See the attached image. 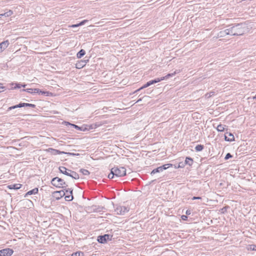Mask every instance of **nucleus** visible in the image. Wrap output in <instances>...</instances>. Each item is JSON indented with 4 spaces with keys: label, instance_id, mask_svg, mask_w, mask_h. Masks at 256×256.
<instances>
[{
    "label": "nucleus",
    "instance_id": "nucleus-1",
    "mask_svg": "<svg viewBox=\"0 0 256 256\" xmlns=\"http://www.w3.org/2000/svg\"><path fill=\"white\" fill-rule=\"evenodd\" d=\"M228 34L230 36H241L246 31V28L244 24H232L228 26Z\"/></svg>",
    "mask_w": 256,
    "mask_h": 256
},
{
    "label": "nucleus",
    "instance_id": "nucleus-2",
    "mask_svg": "<svg viewBox=\"0 0 256 256\" xmlns=\"http://www.w3.org/2000/svg\"><path fill=\"white\" fill-rule=\"evenodd\" d=\"M111 170L116 178L122 177L126 175V169L124 167L117 166L112 168Z\"/></svg>",
    "mask_w": 256,
    "mask_h": 256
},
{
    "label": "nucleus",
    "instance_id": "nucleus-3",
    "mask_svg": "<svg viewBox=\"0 0 256 256\" xmlns=\"http://www.w3.org/2000/svg\"><path fill=\"white\" fill-rule=\"evenodd\" d=\"M51 184L54 186L58 188H64L68 186L63 179L58 177L53 178L52 180Z\"/></svg>",
    "mask_w": 256,
    "mask_h": 256
},
{
    "label": "nucleus",
    "instance_id": "nucleus-4",
    "mask_svg": "<svg viewBox=\"0 0 256 256\" xmlns=\"http://www.w3.org/2000/svg\"><path fill=\"white\" fill-rule=\"evenodd\" d=\"M130 208L128 207L116 206L114 208V212L117 214L123 215L129 211Z\"/></svg>",
    "mask_w": 256,
    "mask_h": 256
},
{
    "label": "nucleus",
    "instance_id": "nucleus-5",
    "mask_svg": "<svg viewBox=\"0 0 256 256\" xmlns=\"http://www.w3.org/2000/svg\"><path fill=\"white\" fill-rule=\"evenodd\" d=\"M14 251L11 248H5L0 250V256H10L13 254Z\"/></svg>",
    "mask_w": 256,
    "mask_h": 256
},
{
    "label": "nucleus",
    "instance_id": "nucleus-6",
    "mask_svg": "<svg viewBox=\"0 0 256 256\" xmlns=\"http://www.w3.org/2000/svg\"><path fill=\"white\" fill-rule=\"evenodd\" d=\"M178 72H177L176 71H175L173 73L168 74H166L164 76H162V77H161L160 78H155L154 79V80L156 81L155 82H156V83H157V82H160L162 80H167V79L169 78H170L174 76Z\"/></svg>",
    "mask_w": 256,
    "mask_h": 256
},
{
    "label": "nucleus",
    "instance_id": "nucleus-7",
    "mask_svg": "<svg viewBox=\"0 0 256 256\" xmlns=\"http://www.w3.org/2000/svg\"><path fill=\"white\" fill-rule=\"evenodd\" d=\"M112 236L108 234H104V236H100L98 237V240L99 242L104 244L108 240H111Z\"/></svg>",
    "mask_w": 256,
    "mask_h": 256
},
{
    "label": "nucleus",
    "instance_id": "nucleus-8",
    "mask_svg": "<svg viewBox=\"0 0 256 256\" xmlns=\"http://www.w3.org/2000/svg\"><path fill=\"white\" fill-rule=\"evenodd\" d=\"M66 123V126H68V125H70V126L72 127V128H74L77 130H80L81 131H85L86 130H88V128H87L85 126H78V125H76L75 124H71L69 122H65Z\"/></svg>",
    "mask_w": 256,
    "mask_h": 256
},
{
    "label": "nucleus",
    "instance_id": "nucleus-9",
    "mask_svg": "<svg viewBox=\"0 0 256 256\" xmlns=\"http://www.w3.org/2000/svg\"><path fill=\"white\" fill-rule=\"evenodd\" d=\"M53 194H54V196L56 200H59L65 196L66 192L64 190H62L54 192L53 193Z\"/></svg>",
    "mask_w": 256,
    "mask_h": 256
},
{
    "label": "nucleus",
    "instance_id": "nucleus-10",
    "mask_svg": "<svg viewBox=\"0 0 256 256\" xmlns=\"http://www.w3.org/2000/svg\"><path fill=\"white\" fill-rule=\"evenodd\" d=\"M59 170L61 173L69 176L72 172V170L66 168L64 166H60Z\"/></svg>",
    "mask_w": 256,
    "mask_h": 256
},
{
    "label": "nucleus",
    "instance_id": "nucleus-11",
    "mask_svg": "<svg viewBox=\"0 0 256 256\" xmlns=\"http://www.w3.org/2000/svg\"><path fill=\"white\" fill-rule=\"evenodd\" d=\"M224 140L228 142H232L234 140V137L231 132H226L224 134Z\"/></svg>",
    "mask_w": 256,
    "mask_h": 256
},
{
    "label": "nucleus",
    "instance_id": "nucleus-12",
    "mask_svg": "<svg viewBox=\"0 0 256 256\" xmlns=\"http://www.w3.org/2000/svg\"><path fill=\"white\" fill-rule=\"evenodd\" d=\"M88 61V60H81L79 62H78L76 66V68H83L85 65L86 64V62Z\"/></svg>",
    "mask_w": 256,
    "mask_h": 256
},
{
    "label": "nucleus",
    "instance_id": "nucleus-13",
    "mask_svg": "<svg viewBox=\"0 0 256 256\" xmlns=\"http://www.w3.org/2000/svg\"><path fill=\"white\" fill-rule=\"evenodd\" d=\"M48 152H50L52 154H54V155H56V154L64 153L63 152H60L59 150L54 149V148H49L48 150Z\"/></svg>",
    "mask_w": 256,
    "mask_h": 256
},
{
    "label": "nucleus",
    "instance_id": "nucleus-14",
    "mask_svg": "<svg viewBox=\"0 0 256 256\" xmlns=\"http://www.w3.org/2000/svg\"><path fill=\"white\" fill-rule=\"evenodd\" d=\"M9 44L8 40L4 41L0 44V52H2L5 48H6Z\"/></svg>",
    "mask_w": 256,
    "mask_h": 256
},
{
    "label": "nucleus",
    "instance_id": "nucleus-15",
    "mask_svg": "<svg viewBox=\"0 0 256 256\" xmlns=\"http://www.w3.org/2000/svg\"><path fill=\"white\" fill-rule=\"evenodd\" d=\"M34 92L38 94H39L46 95L48 96L50 92L46 91H43L38 88H35Z\"/></svg>",
    "mask_w": 256,
    "mask_h": 256
},
{
    "label": "nucleus",
    "instance_id": "nucleus-16",
    "mask_svg": "<svg viewBox=\"0 0 256 256\" xmlns=\"http://www.w3.org/2000/svg\"><path fill=\"white\" fill-rule=\"evenodd\" d=\"M38 192V188H36L28 192L26 194L24 197H26L28 195L35 194H37Z\"/></svg>",
    "mask_w": 256,
    "mask_h": 256
},
{
    "label": "nucleus",
    "instance_id": "nucleus-17",
    "mask_svg": "<svg viewBox=\"0 0 256 256\" xmlns=\"http://www.w3.org/2000/svg\"><path fill=\"white\" fill-rule=\"evenodd\" d=\"M22 186V184H12L8 186V188L9 189H14V190H18L20 189Z\"/></svg>",
    "mask_w": 256,
    "mask_h": 256
},
{
    "label": "nucleus",
    "instance_id": "nucleus-18",
    "mask_svg": "<svg viewBox=\"0 0 256 256\" xmlns=\"http://www.w3.org/2000/svg\"><path fill=\"white\" fill-rule=\"evenodd\" d=\"M13 14V12L12 10H8L7 12H4V14H0V18L2 16L8 17L12 16Z\"/></svg>",
    "mask_w": 256,
    "mask_h": 256
},
{
    "label": "nucleus",
    "instance_id": "nucleus-19",
    "mask_svg": "<svg viewBox=\"0 0 256 256\" xmlns=\"http://www.w3.org/2000/svg\"><path fill=\"white\" fill-rule=\"evenodd\" d=\"M228 28H226L224 30H222L220 32H219V33L218 34V36L219 37H224V36H226V35H229L228 34Z\"/></svg>",
    "mask_w": 256,
    "mask_h": 256
},
{
    "label": "nucleus",
    "instance_id": "nucleus-20",
    "mask_svg": "<svg viewBox=\"0 0 256 256\" xmlns=\"http://www.w3.org/2000/svg\"><path fill=\"white\" fill-rule=\"evenodd\" d=\"M193 160L190 157H186V158L184 164L191 166L193 164Z\"/></svg>",
    "mask_w": 256,
    "mask_h": 256
},
{
    "label": "nucleus",
    "instance_id": "nucleus-21",
    "mask_svg": "<svg viewBox=\"0 0 256 256\" xmlns=\"http://www.w3.org/2000/svg\"><path fill=\"white\" fill-rule=\"evenodd\" d=\"M70 176L72 177V178L75 180H78L79 178V175L76 172L72 170L70 172Z\"/></svg>",
    "mask_w": 256,
    "mask_h": 256
},
{
    "label": "nucleus",
    "instance_id": "nucleus-22",
    "mask_svg": "<svg viewBox=\"0 0 256 256\" xmlns=\"http://www.w3.org/2000/svg\"><path fill=\"white\" fill-rule=\"evenodd\" d=\"M86 54V52L84 50H80L77 54L76 56L78 58H80L82 57Z\"/></svg>",
    "mask_w": 256,
    "mask_h": 256
},
{
    "label": "nucleus",
    "instance_id": "nucleus-23",
    "mask_svg": "<svg viewBox=\"0 0 256 256\" xmlns=\"http://www.w3.org/2000/svg\"><path fill=\"white\" fill-rule=\"evenodd\" d=\"M151 85H152V84L150 83V82L148 81L146 84H144L143 86H142L141 88H138L134 92L136 93V92L140 90H141L146 88Z\"/></svg>",
    "mask_w": 256,
    "mask_h": 256
},
{
    "label": "nucleus",
    "instance_id": "nucleus-24",
    "mask_svg": "<svg viewBox=\"0 0 256 256\" xmlns=\"http://www.w3.org/2000/svg\"><path fill=\"white\" fill-rule=\"evenodd\" d=\"M162 168L160 166H159L156 168L154 169L150 172L151 175H153L156 173L162 172Z\"/></svg>",
    "mask_w": 256,
    "mask_h": 256
},
{
    "label": "nucleus",
    "instance_id": "nucleus-25",
    "mask_svg": "<svg viewBox=\"0 0 256 256\" xmlns=\"http://www.w3.org/2000/svg\"><path fill=\"white\" fill-rule=\"evenodd\" d=\"M172 166V164H165L162 166H160L161 168H162V172L164 170H166L167 168L171 167Z\"/></svg>",
    "mask_w": 256,
    "mask_h": 256
},
{
    "label": "nucleus",
    "instance_id": "nucleus-26",
    "mask_svg": "<svg viewBox=\"0 0 256 256\" xmlns=\"http://www.w3.org/2000/svg\"><path fill=\"white\" fill-rule=\"evenodd\" d=\"M225 127L226 126L220 124L218 126L216 129L218 132H224L225 130Z\"/></svg>",
    "mask_w": 256,
    "mask_h": 256
},
{
    "label": "nucleus",
    "instance_id": "nucleus-27",
    "mask_svg": "<svg viewBox=\"0 0 256 256\" xmlns=\"http://www.w3.org/2000/svg\"><path fill=\"white\" fill-rule=\"evenodd\" d=\"M204 148V146L202 144H198L195 147V150L196 152L202 151Z\"/></svg>",
    "mask_w": 256,
    "mask_h": 256
},
{
    "label": "nucleus",
    "instance_id": "nucleus-28",
    "mask_svg": "<svg viewBox=\"0 0 256 256\" xmlns=\"http://www.w3.org/2000/svg\"><path fill=\"white\" fill-rule=\"evenodd\" d=\"M74 197L72 194H70L65 196V200L66 201H71L73 200Z\"/></svg>",
    "mask_w": 256,
    "mask_h": 256
},
{
    "label": "nucleus",
    "instance_id": "nucleus-29",
    "mask_svg": "<svg viewBox=\"0 0 256 256\" xmlns=\"http://www.w3.org/2000/svg\"><path fill=\"white\" fill-rule=\"evenodd\" d=\"M35 88H26V89H23L22 90L30 94H36V92H34Z\"/></svg>",
    "mask_w": 256,
    "mask_h": 256
},
{
    "label": "nucleus",
    "instance_id": "nucleus-30",
    "mask_svg": "<svg viewBox=\"0 0 256 256\" xmlns=\"http://www.w3.org/2000/svg\"><path fill=\"white\" fill-rule=\"evenodd\" d=\"M80 172H82L84 175L88 176L90 174L88 170L86 169L82 168L80 170Z\"/></svg>",
    "mask_w": 256,
    "mask_h": 256
},
{
    "label": "nucleus",
    "instance_id": "nucleus-31",
    "mask_svg": "<svg viewBox=\"0 0 256 256\" xmlns=\"http://www.w3.org/2000/svg\"><path fill=\"white\" fill-rule=\"evenodd\" d=\"M84 254L82 252H76L73 253L72 256H84Z\"/></svg>",
    "mask_w": 256,
    "mask_h": 256
},
{
    "label": "nucleus",
    "instance_id": "nucleus-32",
    "mask_svg": "<svg viewBox=\"0 0 256 256\" xmlns=\"http://www.w3.org/2000/svg\"><path fill=\"white\" fill-rule=\"evenodd\" d=\"M215 94L214 92H210L206 94L205 96L206 98H210V97L214 96Z\"/></svg>",
    "mask_w": 256,
    "mask_h": 256
},
{
    "label": "nucleus",
    "instance_id": "nucleus-33",
    "mask_svg": "<svg viewBox=\"0 0 256 256\" xmlns=\"http://www.w3.org/2000/svg\"><path fill=\"white\" fill-rule=\"evenodd\" d=\"M248 250H256V246L254 244L248 245Z\"/></svg>",
    "mask_w": 256,
    "mask_h": 256
},
{
    "label": "nucleus",
    "instance_id": "nucleus-34",
    "mask_svg": "<svg viewBox=\"0 0 256 256\" xmlns=\"http://www.w3.org/2000/svg\"><path fill=\"white\" fill-rule=\"evenodd\" d=\"M108 178L110 179H112L116 178L114 174L112 172V170H110V172L108 175Z\"/></svg>",
    "mask_w": 256,
    "mask_h": 256
},
{
    "label": "nucleus",
    "instance_id": "nucleus-35",
    "mask_svg": "<svg viewBox=\"0 0 256 256\" xmlns=\"http://www.w3.org/2000/svg\"><path fill=\"white\" fill-rule=\"evenodd\" d=\"M24 106H28L30 108H36V105L32 104L24 103Z\"/></svg>",
    "mask_w": 256,
    "mask_h": 256
},
{
    "label": "nucleus",
    "instance_id": "nucleus-36",
    "mask_svg": "<svg viewBox=\"0 0 256 256\" xmlns=\"http://www.w3.org/2000/svg\"><path fill=\"white\" fill-rule=\"evenodd\" d=\"M104 208L102 206H98L96 209H94L96 212H100L102 211V210Z\"/></svg>",
    "mask_w": 256,
    "mask_h": 256
},
{
    "label": "nucleus",
    "instance_id": "nucleus-37",
    "mask_svg": "<svg viewBox=\"0 0 256 256\" xmlns=\"http://www.w3.org/2000/svg\"><path fill=\"white\" fill-rule=\"evenodd\" d=\"M64 190H66V194H72V190L71 188H68L66 190L64 189Z\"/></svg>",
    "mask_w": 256,
    "mask_h": 256
},
{
    "label": "nucleus",
    "instance_id": "nucleus-38",
    "mask_svg": "<svg viewBox=\"0 0 256 256\" xmlns=\"http://www.w3.org/2000/svg\"><path fill=\"white\" fill-rule=\"evenodd\" d=\"M232 156L230 153H228L226 154V156L224 158V159H225V160H228V159L232 158Z\"/></svg>",
    "mask_w": 256,
    "mask_h": 256
},
{
    "label": "nucleus",
    "instance_id": "nucleus-39",
    "mask_svg": "<svg viewBox=\"0 0 256 256\" xmlns=\"http://www.w3.org/2000/svg\"><path fill=\"white\" fill-rule=\"evenodd\" d=\"M16 108H18V107L16 106V105H15V106L9 107L8 108V110H13V109H15Z\"/></svg>",
    "mask_w": 256,
    "mask_h": 256
},
{
    "label": "nucleus",
    "instance_id": "nucleus-40",
    "mask_svg": "<svg viewBox=\"0 0 256 256\" xmlns=\"http://www.w3.org/2000/svg\"><path fill=\"white\" fill-rule=\"evenodd\" d=\"M86 22H88V20H84L81 22H80L78 23L80 26L84 25Z\"/></svg>",
    "mask_w": 256,
    "mask_h": 256
},
{
    "label": "nucleus",
    "instance_id": "nucleus-41",
    "mask_svg": "<svg viewBox=\"0 0 256 256\" xmlns=\"http://www.w3.org/2000/svg\"><path fill=\"white\" fill-rule=\"evenodd\" d=\"M16 106L18 108L24 107V103H20L19 104H16Z\"/></svg>",
    "mask_w": 256,
    "mask_h": 256
},
{
    "label": "nucleus",
    "instance_id": "nucleus-42",
    "mask_svg": "<svg viewBox=\"0 0 256 256\" xmlns=\"http://www.w3.org/2000/svg\"><path fill=\"white\" fill-rule=\"evenodd\" d=\"M16 84V86L14 87V88H21V86H20L21 84Z\"/></svg>",
    "mask_w": 256,
    "mask_h": 256
},
{
    "label": "nucleus",
    "instance_id": "nucleus-43",
    "mask_svg": "<svg viewBox=\"0 0 256 256\" xmlns=\"http://www.w3.org/2000/svg\"><path fill=\"white\" fill-rule=\"evenodd\" d=\"M202 199V198L201 197H200V196H194L192 198V200H201Z\"/></svg>",
    "mask_w": 256,
    "mask_h": 256
},
{
    "label": "nucleus",
    "instance_id": "nucleus-44",
    "mask_svg": "<svg viewBox=\"0 0 256 256\" xmlns=\"http://www.w3.org/2000/svg\"><path fill=\"white\" fill-rule=\"evenodd\" d=\"M70 26L71 28H76V27L80 26V25L78 24H72Z\"/></svg>",
    "mask_w": 256,
    "mask_h": 256
},
{
    "label": "nucleus",
    "instance_id": "nucleus-45",
    "mask_svg": "<svg viewBox=\"0 0 256 256\" xmlns=\"http://www.w3.org/2000/svg\"><path fill=\"white\" fill-rule=\"evenodd\" d=\"M67 154H68L70 156H78L79 155L78 154H74V153H72V152H68V153H67Z\"/></svg>",
    "mask_w": 256,
    "mask_h": 256
},
{
    "label": "nucleus",
    "instance_id": "nucleus-46",
    "mask_svg": "<svg viewBox=\"0 0 256 256\" xmlns=\"http://www.w3.org/2000/svg\"><path fill=\"white\" fill-rule=\"evenodd\" d=\"M182 220H186L188 218V217L186 216L182 215Z\"/></svg>",
    "mask_w": 256,
    "mask_h": 256
},
{
    "label": "nucleus",
    "instance_id": "nucleus-47",
    "mask_svg": "<svg viewBox=\"0 0 256 256\" xmlns=\"http://www.w3.org/2000/svg\"><path fill=\"white\" fill-rule=\"evenodd\" d=\"M150 83H151L152 84H156V82H155L156 81L154 80H150Z\"/></svg>",
    "mask_w": 256,
    "mask_h": 256
},
{
    "label": "nucleus",
    "instance_id": "nucleus-48",
    "mask_svg": "<svg viewBox=\"0 0 256 256\" xmlns=\"http://www.w3.org/2000/svg\"><path fill=\"white\" fill-rule=\"evenodd\" d=\"M190 214H191L190 210H186V214L190 215Z\"/></svg>",
    "mask_w": 256,
    "mask_h": 256
},
{
    "label": "nucleus",
    "instance_id": "nucleus-49",
    "mask_svg": "<svg viewBox=\"0 0 256 256\" xmlns=\"http://www.w3.org/2000/svg\"><path fill=\"white\" fill-rule=\"evenodd\" d=\"M26 86V85L25 84H21V85H20L21 87H23V88H25Z\"/></svg>",
    "mask_w": 256,
    "mask_h": 256
},
{
    "label": "nucleus",
    "instance_id": "nucleus-50",
    "mask_svg": "<svg viewBox=\"0 0 256 256\" xmlns=\"http://www.w3.org/2000/svg\"><path fill=\"white\" fill-rule=\"evenodd\" d=\"M141 100H142V99L140 98L139 100H138L137 102H140Z\"/></svg>",
    "mask_w": 256,
    "mask_h": 256
},
{
    "label": "nucleus",
    "instance_id": "nucleus-51",
    "mask_svg": "<svg viewBox=\"0 0 256 256\" xmlns=\"http://www.w3.org/2000/svg\"><path fill=\"white\" fill-rule=\"evenodd\" d=\"M180 167H182V166L179 164L178 168H180Z\"/></svg>",
    "mask_w": 256,
    "mask_h": 256
},
{
    "label": "nucleus",
    "instance_id": "nucleus-52",
    "mask_svg": "<svg viewBox=\"0 0 256 256\" xmlns=\"http://www.w3.org/2000/svg\"><path fill=\"white\" fill-rule=\"evenodd\" d=\"M254 98H256V95L254 97Z\"/></svg>",
    "mask_w": 256,
    "mask_h": 256
}]
</instances>
